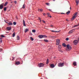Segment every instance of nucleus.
Instances as JSON below:
<instances>
[{
    "label": "nucleus",
    "mask_w": 79,
    "mask_h": 79,
    "mask_svg": "<svg viewBox=\"0 0 79 79\" xmlns=\"http://www.w3.org/2000/svg\"><path fill=\"white\" fill-rule=\"evenodd\" d=\"M77 25H78V26H79V23H78V24Z\"/></svg>",
    "instance_id": "60"
},
{
    "label": "nucleus",
    "mask_w": 79,
    "mask_h": 79,
    "mask_svg": "<svg viewBox=\"0 0 79 79\" xmlns=\"http://www.w3.org/2000/svg\"><path fill=\"white\" fill-rule=\"evenodd\" d=\"M6 29L7 30V31H10V30L11 29V28L10 27H7Z\"/></svg>",
    "instance_id": "8"
},
{
    "label": "nucleus",
    "mask_w": 79,
    "mask_h": 79,
    "mask_svg": "<svg viewBox=\"0 0 79 79\" xmlns=\"http://www.w3.org/2000/svg\"><path fill=\"white\" fill-rule=\"evenodd\" d=\"M2 39H3V38H2V37L0 38V40H2Z\"/></svg>",
    "instance_id": "48"
},
{
    "label": "nucleus",
    "mask_w": 79,
    "mask_h": 79,
    "mask_svg": "<svg viewBox=\"0 0 79 79\" xmlns=\"http://www.w3.org/2000/svg\"><path fill=\"white\" fill-rule=\"evenodd\" d=\"M77 12L75 13L73 15L72 18L71 19V21H73L75 18L77 17Z\"/></svg>",
    "instance_id": "1"
},
{
    "label": "nucleus",
    "mask_w": 79,
    "mask_h": 79,
    "mask_svg": "<svg viewBox=\"0 0 79 79\" xmlns=\"http://www.w3.org/2000/svg\"><path fill=\"white\" fill-rule=\"evenodd\" d=\"M13 59H12V61H13V60H14V59H15V57H13Z\"/></svg>",
    "instance_id": "40"
},
{
    "label": "nucleus",
    "mask_w": 79,
    "mask_h": 79,
    "mask_svg": "<svg viewBox=\"0 0 79 79\" xmlns=\"http://www.w3.org/2000/svg\"><path fill=\"white\" fill-rule=\"evenodd\" d=\"M44 41L45 42H47V43H48V40H47L44 39Z\"/></svg>",
    "instance_id": "17"
},
{
    "label": "nucleus",
    "mask_w": 79,
    "mask_h": 79,
    "mask_svg": "<svg viewBox=\"0 0 79 79\" xmlns=\"http://www.w3.org/2000/svg\"><path fill=\"white\" fill-rule=\"evenodd\" d=\"M6 23H7L8 24H9V23L8 22H6Z\"/></svg>",
    "instance_id": "51"
},
{
    "label": "nucleus",
    "mask_w": 79,
    "mask_h": 79,
    "mask_svg": "<svg viewBox=\"0 0 79 79\" xmlns=\"http://www.w3.org/2000/svg\"><path fill=\"white\" fill-rule=\"evenodd\" d=\"M53 1H54V2H55V0H53Z\"/></svg>",
    "instance_id": "57"
},
{
    "label": "nucleus",
    "mask_w": 79,
    "mask_h": 79,
    "mask_svg": "<svg viewBox=\"0 0 79 79\" xmlns=\"http://www.w3.org/2000/svg\"><path fill=\"white\" fill-rule=\"evenodd\" d=\"M48 37L47 36L45 35H43V38H47Z\"/></svg>",
    "instance_id": "18"
},
{
    "label": "nucleus",
    "mask_w": 79,
    "mask_h": 79,
    "mask_svg": "<svg viewBox=\"0 0 79 79\" xmlns=\"http://www.w3.org/2000/svg\"><path fill=\"white\" fill-rule=\"evenodd\" d=\"M15 36V33L14 32L12 34V37H14Z\"/></svg>",
    "instance_id": "25"
},
{
    "label": "nucleus",
    "mask_w": 79,
    "mask_h": 79,
    "mask_svg": "<svg viewBox=\"0 0 79 79\" xmlns=\"http://www.w3.org/2000/svg\"><path fill=\"white\" fill-rule=\"evenodd\" d=\"M0 42H1V43H2V40H0Z\"/></svg>",
    "instance_id": "46"
},
{
    "label": "nucleus",
    "mask_w": 79,
    "mask_h": 79,
    "mask_svg": "<svg viewBox=\"0 0 79 79\" xmlns=\"http://www.w3.org/2000/svg\"><path fill=\"white\" fill-rule=\"evenodd\" d=\"M43 35H40L38 36V37L40 39H42V38H43Z\"/></svg>",
    "instance_id": "9"
},
{
    "label": "nucleus",
    "mask_w": 79,
    "mask_h": 79,
    "mask_svg": "<svg viewBox=\"0 0 79 79\" xmlns=\"http://www.w3.org/2000/svg\"><path fill=\"white\" fill-rule=\"evenodd\" d=\"M73 30V32H74V31H75V30Z\"/></svg>",
    "instance_id": "56"
},
{
    "label": "nucleus",
    "mask_w": 79,
    "mask_h": 79,
    "mask_svg": "<svg viewBox=\"0 0 79 79\" xmlns=\"http://www.w3.org/2000/svg\"><path fill=\"white\" fill-rule=\"evenodd\" d=\"M79 25H75L74 27H77V26H78Z\"/></svg>",
    "instance_id": "37"
},
{
    "label": "nucleus",
    "mask_w": 79,
    "mask_h": 79,
    "mask_svg": "<svg viewBox=\"0 0 79 79\" xmlns=\"http://www.w3.org/2000/svg\"><path fill=\"white\" fill-rule=\"evenodd\" d=\"M17 39L18 40H19V39H20V38L19 36V35H17Z\"/></svg>",
    "instance_id": "21"
},
{
    "label": "nucleus",
    "mask_w": 79,
    "mask_h": 79,
    "mask_svg": "<svg viewBox=\"0 0 79 79\" xmlns=\"http://www.w3.org/2000/svg\"><path fill=\"white\" fill-rule=\"evenodd\" d=\"M13 24L14 25H16V23L15 22H13Z\"/></svg>",
    "instance_id": "32"
},
{
    "label": "nucleus",
    "mask_w": 79,
    "mask_h": 79,
    "mask_svg": "<svg viewBox=\"0 0 79 79\" xmlns=\"http://www.w3.org/2000/svg\"><path fill=\"white\" fill-rule=\"evenodd\" d=\"M30 23V24H32V23Z\"/></svg>",
    "instance_id": "62"
},
{
    "label": "nucleus",
    "mask_w": 79,
    "mask_h": 79,
    "mask_svg": "<svg viewBox=\"0 0 79 79\" xmlns=\"http://www.w3.org/2000/svg\"><path fill=\"white\" fill-rule=\"evenodd\" d=\"M58 48H59V49H61V46L59 45L58 46Z\"/></svg>",
    "instance_id": "28"
},
{
    "label": "nucleus",
    "mask_w": 79,
    "mask_h": 79,
    "mask_svg": "<svg viewBox=\"0 0 79 79\" xmlns=\"http://www.w3.org/2000/svg\"><path fill=\"white\" fill-rule=\"evenodd\" d=\"M6 7H5L4 8V11H6Z\"/></svg>",
    "instance_id": "31"
},
{
    "label": "nucleus",
    "mask_w": 79,
    "mask_h": 79,
    "mask_svg": "<svg viewBox=\"0 0 79 79\" xmlns=\"http://www.w3.org/2000/svg\"><path fill=\"white\" fill-rule=\"evenodd\" d=\"M75 29H74L70 31L69 32V34H71L72 33H73V31Z\"/></svg>",
    "instance_id": "10"
},
{
    "label": "nucleus",
    "mask_w": 79,
    "mask_h": 79,
    "mask_svg": "<svg viewBox=\"0 0 79 79\" xmlns=\"http://www.w3.org/2000/svg\"><path fill=\"white\" fill-rule=\"evenodd\" d=\"M15 18H16V19H18V17H17V16H16Z\"/></svg>",
    "instance_id": "45"
},
{
    "label": "nucleus",
    "mask_w": 79,
    "mask_h": 79,
    "mask_svg": "<svg viewBox=\"0 0 79 79\" xmlns=\"http://www.w3.org/2000/svg\"><path fill=\"white\" fill-rule=\"evenodd\" d=\"M1 52V50H0V52Z\"/></svg>",
    "instance_id": "61"
},
{
    "label": "nucleus",
    "mask_w": 79,
    "mask_h": 79,
    "mask_svg": "<svg viewBox=\"0 0 79 79\" xmlns=\"http://www.w3.org/2000/svg\"><path fill=\"white\" fill-rule=\"evenodd\" d=\"M42 21L43 22V23H45V21H44V20H42Z\"/></svg>",
    "instance_id": "41"
},
{
    "label": "nucleus",
    "mask_w": 79,
    "mask_h": 79,
    "mask_svg": "<svg viewBox=\"0 0 79 79\" xmlns=\"http://www.w3.org/2000/svg\"><path fill=\"white\" fill-rule=\"evenodd\" d=\"M9 26H10V25L12 26V25H13V23L11 22H9Z\"/></svg>",
    "instance_id": "26"
},
{
    "label": "nucleus",
    "mask_w": 79,
    "mask_h": 79,
    "mask_svg": "<svg viewBox=\"0 0 79 79\" xmlns=\"http://www.w3.org/2000/svg\"><path fill=\"white\" fill-rule=\"evenodd\" d=\"M3 5H4V3H2L0 5V9L2 10L3 8Z\"/></svg>",
    "instance_id": "5"
},
{
    "label": "nucleus",
    "mask_w": 79,
    "mask_h": 79,
    "mask_svg": "<svg viewBox=\"0 0 79 79\" xmlns=\"http://www.w3.org/2000/svg\"><path fill=\"white\" fill-rule=\"evenodd\" d=\"M69 13H70V11L69 10L68 12H66V14H67V15H69Z\"/></svg>",
    "instance_id": "23"
},
{
    "label": "nucleus",
    "mask_w": 79,
    "mask_h": 79,
    "mask_svg": "<svg viewBox=\"0 0 79 79\" xmlns=\"http://www.w3.org/2000/svg\"><path fill=\"white\" fill-rule=\"evenodd\" d=\"M10 60H11V58L10 59Z\"/></svg>",
    "instance_id": "64"
},
{
    "label": "nucleus",
    "mask_w": 79,
    "mask_h": 79,
    "mask_svg": "<svg viewBox=\"0 0 79 79\" xmlns=\"http://www.w3.org/2000/svg\"><path fill=\"white\" fill-rule=\"evenodd\" d=\"M32 31L34 33H35V30H33Z\"/></svg>",
    "instance_id": "30"
},
{
    "label": "nucleus",
    "mask_w": 79,
    "mask_h": 79,
    "mask_svg": "<svg viewBox=\"0 0 79 79\" xmlns=\"http://www.w3.org/2000/svg\"><path fill=\"white\" fill-rule=\"evenodd\" d=\"M62 45L64 47H66V44L64 43L62 44Z\"/></svg>",
    "instance_id": "20"
},
{
    "label": "nucleus",
    "mask_w": 79,
    "mask_h": 79,
    "mask_svg": "<svg viewBox=\"0 0 79 79\" xmlns=\"http://www.w3.org/2000/svg\"><path fill=\"white\" fill-rule=\"evenodd\" d=\"M15 64H17V65H18L20 64V62H19V61L16 62H15Z\"/></svg>",
    "instance_id": "15"
},
{
    "label": "nucleus",
    "mask_w": 79,
    "mask_h": 79,
    "mask_svg": "<svg viewBox=\"0 0 79 79\" xmlns=\"http://www.w3.org/2000/svg\"><path fill=\"white\" fill-rule=\"evenodd\" d=\"M1 37H5V36H4L3 35H1Z\"/></svg>",
    "instance_id": "33"
},
{
    "label": "nucleus",
    "mask_w": 79,
    "mask_h": 79,
    "mask_svg": "<svg viewBox=\"0 0 79 79\" xmlns=\"http://www.w3.org/2000/svg\"><path fill=\"white\" fill-rule=\"evenodd\" d=\"M43 15H44V16H45V15H46L45 13H44L43 14Z\"/></svg>",
    "instance_id": "47"
},
{
    "label": "nucleus",
    "mask_w": 79,
    "mask_h": 79,
    "mask_svg": "<svg viewBox=\"0 0 79 79\" xmlns=\"http://www.w3.org/2000/svg\"><path fill=\"white\" fill-rule=\"evenodd\" d=\"M29 31V28H26L25 29V31H24V32L25 33H26V32H28Z\"/></svg>",
    "instance_id": "12"
},
{
    "label": "nucleus",
    "mask_w": 79,
    "mask_h": 79,
    "mask_svg": "<svg viewBox=\"0 0 79 79\" xmlns=\"http://www.w3.org/2000/svg\"><path fill=\"white\" fill-rule=\"evenodd\" d=\"M11 0H10V1H11Z\"/></svg>",
    "instance_id": "63"
},
{
    "label": "nucleus",
    "mask_w": 79,
    "mask_h": 79,
    "mask_svg": "<svg viewBox=\"0 0 79 79\" xmlns=\"http://www.w3.org/2000/svg\"><path fill=\"white\" fill-rule=\"evenodd\" d=\"M67 48H66V50H71L72 48V47H71V46H70V44H68L67 45Z\"/></svg>",
    "instance_id": "2"
},
{
    "label": "nucleus",
    "mask_w": 79,
    "mask_h": 79,
    "mask_svg": "<svg viewBox=\"0 0 79 79\" xmlns=\"http://www.w3.org/2000/svg\"><path fill=\"white\" fill-rule=\"evenodd\" d=\"M49 3H46V5H49Z\"/></svg>",
    "instance_id": "39"
},
{
    "label": "nucleus",
    "mask_w": 79,
    "mask_h": 79,
    "mask_svg": "<svg viewBox=\"0 0 79 79\" xmlns=\"http://www.w3.org/2000/svg\"><path fill=\"white\" fill-rule=\"evenodd\" d=\"M64 63H59L58 64V66L59 67H63L64 66Z\"/></svg>",
    "instance_id": "3"
},
{
    "label": "nucleus",
    "mask_w": 79,
    "mask_h": 79,
    "mask_svg": "<svg viewBox=\"0 0 79 79\" xmlns=\"http://www.w3.org/2000/svg\"><path fill=\"white\" fill-rule=\"evenodd\" d=\"M70 10H71V7H70Z\"/></svg>",
    "instance_id": "54"
},
{
    "label": "nucleus",
    "mask_w": 79,
    "mask_h": 79,
    "mask_svg": "<svg viewBox=\"0 0 79 79\" xmlns=\"http://www.w3.org/2000/svg\"><path fill=\"white\" fill-rule=\"evenodd\" d=\"M73 64L74 66H76L77 65V64H76V62H74L73 63Z\"/></svg>",
    "instance_id": "19"
},
{
    "label": "nucleus",
    "mask_w": 79,
    "mask_h": 79,
    "mask_svg": "<svg viewBox=\"0 0 79 79\" xmlns=\"http://www.w3.org/2000/svg\"><path fill=\"white\" fill-rule=\"evenodd\" d=\"M13 3V2H11V3Z\"/></svg>",
    "instance_id": "53"
},
{
    "label": "nucleus",
    "mask_w": 79,
    "mask_h": 79,
    "mask_svg": "<svg viewBox=\"0 0 79 79\" xmlns=\"http://www.w3.org/2000/svg\"><path fill=\"white\" fill-rule=\"evenodd\" d=\"M49 17L50 18H52V16H51V15H50Z\"/></svg>",
    "instance_id": "50"
},
{
    "label": "nucleus",
    "mask_w": 79,
    "mask_h": 79,
    "mask_svg": "<svg viewBox=\"0 0 79 79\" xmlns=\"http://www.w3.org/2000/svg\"><path fill=\"white\" fill-rule=\"evenodd\" d=\"M51 27H52V26H53V25H51Z\"/></svg>",
    "instance_id": "52"
},
{
    "label": "nucleus",
    "mask_w": 79,
    "mask_h": 79,
    "mask_svg": "<svg viewBox=\"0 0 79 79\" xmlns=\"http://www.w3.org/2000/svg\"><path fill=\"white\" fill-rule=\"evenodd\" d=\"M65 40H67V41L69 40V38H66V39H65Z\"/></svg>",
    "instance_id": "34"
},
{
    "label": "nucleus",
    "mask_w": 79,
    "mask_h": 79,
    "mask_svg": "<svg viewBox=\"0 0 79 79\" xmlns=\"http://www.w3.org/2000/svg\"><path fill=\"white\" fill-rule=\"evenodd\" d=\"M59 51H60V52H63V51H61V50H59Z\"/></svg>",
    "instance_id": "43"
},
{
    "label": "nucleus",
    "mask_w": 79,
    "mask_h": 79,
    "mask_svg": "<svg viewBox=\"0 0 79 79\" xmlns=\"http://www.w3.org/2000/svg\"><path fill=\"white\" fill-rule=\"evenodd\" d=\"M47 14H48V16H50V14L49 13H47Z\"/></svg>",
    "instance_id": "38"
},
{
    "label": "nucleus",
    "mask_w": 79,
    "mask_h": 79,
    "mask_svg": "<svg viewBox=\"0 0 79 79\" xmlns=\"http://www.w3.org/2000/svg\"><path fill=\"white\" fill-rule=\"evenodd\" d=\"M14 3H15V4H16L17 3V2H16V1H15L14 2Z\"/></svg>",
    "instance_id": "35"
},
{
    "label": "nucleus",
    "mask_w": 79,
    "mask_h": 79,
    "mask_svg": "<svg viewBox=\"0 0 79 79\" xmlns=\"http://www.w3.org/2000/svg\"><path fill=\"white\" fill-rule=\"evenodd\" d=\"M78 43V41L77 40H75L73 41V44L74 45H77Z\"/></svg>",
    "instance_id": "7"
},
{
    "label": "nucleus",
    "mask_w": 79,
    "mask_h": 79,
    "mask_svg": "<svg viewBox=\"0 0 79 79\" xmlns=\"http://www.w3.org/2000/svg\"><path fill=\"white\" fill-rule=\"evenodd\" d=\"M50 67H51V68H53L55 67V65L53 64H51Z\"/></svg>",
    "instance_id": "11"
},
{
    "label": "nucleus",
    "mask_w": 79,
    "mask_h": 79,
    "mask_svg": "<svg viewBox=\"0 0 79 79\" xmlns=\"http://www.w3.org/2000/svg\"><path fill=\"white\" fill-rule=\"evenodd\" d=\"M51 31L52 32H60V31H54L53 30H52V31Z\"/></svg>",
    "instance_id": "16"
},
{
    "label": "nucleus",
    "mask_w": 79,
    "mask_h": 79,
    "mask_svg": "<svg viewBox=\"0 0 79 79\" xmlns=\"http://www.w3.org/2000/svg\"><path fill=\"white\" fill-rule=\"evenodd\" d=\"M30 38L31 40H32V41H33V40H34V38H33L32 37H30Z\"/></svg>",
    "instance_id": "22"
},
{
    "label": "nucleus",
    "mask_w": 79,
    "mask_h": 79,
    "mask_svg": "<svg viewBox=\"0 0 79 79\" xmlns=\"http://www.w3.org/2000/svg\"><path fill=\"white\" fill-rule=\"evenodd\" d=\"M8 3V2H6L4 4V6H6Z\"/></svg>",
    "instance_id": "27"
},
{
    "label": "nucleus",
    "mask_w": 79,
    "mask_h": 79,
    "mask_svg": "<svg viewBox=\"0 0 79 79\" xmlns=\"http://www.w3.org/2000/svg\"><path fill=\"white\" fill-rule=\"evenodd\" d=\"M60 14H64V13H60Z\"/></svg>",
    "instance_id": "49"
},
{
    "label": "nucleus",
    "mask_w": 79,
    "mask_h": 79,
    "mask_svg": "<svg viewBox=\"0 0 79 79\" xmlns=\"http://www.w3.org/2000/svg\"><path fill=\"white\" fill-rule=\"evenodd\" d=\"M66 21H68V22H69V20L68 19H66Z\"/></svg>",
    "instance_id": "42"
},
{
    "label": "nucleus",
    "mask_w": 79,
    "mask_h": 79,
    "mask_svg": "<svg viewBox=\"0 0 79 79\" xmlns=\"http://www.w3.org/2000/svg\"><path fill=\"white\" fill-rule=\"evenodd\" d=\"M75 2L76 3V5H78L79 4V0H76Z\"/></svg>",
    "instance_id": "13"
},
{
    "label": "nucleus",
    "mask_w": 79,
    "mask_h": 79,
    "mask_svg": "<svg viewBox=\"0 0 79 79\" xmlns=\"http://www.w3.org/2000/svg\"><path fill=\"white\" fill-rule=\"evenodd\" d=\"M49 62V61L48 60V59H47V62H46V64H48V62Z\"/></svg>",
    "instance_id": "29"
},
{
    "label": "nucleus",
    "mask_w": 79,
    "mask_h": 79,
    "mask_svg": "<svg viewBox=\"0 0 79 79\" xmlns=\"http://www.w3.org/2000/svg\"><path fill=\"white\" fill-rule=\"evenodd\" d=\"M5 23H7V22H6L5 21Z\"/></svg>",
    "instance_id": "58"
},
{
    "label": "nucleus",
    "mask_w": 79,
    "mask_h": 79,
    "mask_svg": "<svg viewBox=\"0 0 79 79\" xmlns=\"http://www.w3.org/2000/svg\"><path fill=\"white\" fill-rule=\"evenodd\" d=\"M49 11H51V10L50 9H49Z\"/></svg>",
    "instance_id": "59"
},
{
    "label": "nucleus",
    "mask_w": 79,
    "mask_h": 79,
    "mask_svg": "<svg viewBox=\"0 0 79 79\" xmlns=\"http://www.w3.org/2000/svg\"><path fill=\"white\" fill-rule=\"evenodd\" d=\"M23 24L24 26H26V24H25V21H24V20H23Z\"/></svg>",
    "instance_id": "14"
},
{
    "label": "nucleus",
    "mask_w": 79,
    "mask_h": 79,
    "mask_svg": "<svg viewBox=\"0 0 79 79\" xmlns=\"http://www.w3.org/2000/svg\"><path fill=\"white\" fill-rule=\"evenodd\" d=\"M42 10H43V9H40V11H42Z\"/></svg>",
    "instance_id": "44"
},
{
    "label": "nucleus",
    "mask_w": 79,
    "mask_h": 79,
    "mask_svg": "<svg viewBox=\"0 0 79 79\" xmlns=\"http://www.w3.org/2000/svg\"><path fill=\"white\" fill-rule=\"evenodd\" d=\"M78 41H79V38H78Z\"/></svg>",
    "instance_id": "55"
},
{
    "label": "nucleus",
    "mask_w": 79,
    "mask_h": 79,
    "mask_svg": "<svg viewBox=\"0 0 79 79\" xmlns=\"http://www.w3.org/2000/svg\"><path fill=\"white\" fill-rule=\"evenodd\" d=\"M25 6H26V5H25V4H24L23 5L22 8H23V9H24V8H25Z\"/></svg>",
    "instance_id": "24"
},
{
    "label": "nucleus",
    "mask_w": 79,
    "mask_h": 79,
    "mask_svg": "<svg viewBox=\"0 0 79 79\" xmlns=\"http://www.w3.org/2000/svg\"><path fill=\"white\" fill-rule=\"evenodd\" d=\"M60 40H56V45H58L60 44Z\"/></svg>",
    "instance_id": "6"
},
{
    "label": "nucleus",
    "mask_w": 79,
    "mask_h": 79,
    "mask_svg": "<svg viewBox=\"0 0 79 79\" xmlns=\"http://www.w3.org/2000/svg\"><path fill=\"white\" fill-rule=\"evenodd\" d=\"M38 19H39V20H40V21H42V20H41V19L39 17L38 18Z\"/></svg>",
    "instance_id": "36"
},
{
    "label": "nucleus",
    "mask_w": 79,
    "mask_h": 79,
    "mask_svg": "<svg viewBox=\"0 0 79 79\" xmlns=\"http://www.w3.org/2000/svg\"><path fill=\"white\" fill-rule=\"evenodd\" d=\"M44 65H45L43 64V63H40V64H38V67H39V68H40L41 67H44Z\"/></svg>",
    "instance_id": "4"
}]
</instances>
